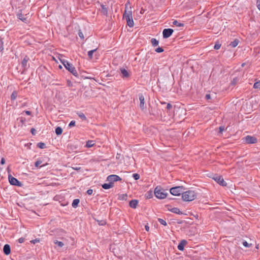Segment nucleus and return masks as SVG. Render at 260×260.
Segmentation results:
<instances>
[{
	"label": "nucleus",
	"instance_id": "f257e3e1",
	"mask_svg": "<svg viewBox=\"0 0 260 260\" xmlns=\"http://www.w3.org/2000/svg\"><path fill=\"white\" fill-rule=\"evenodd\" d=\"M197 198V193L194 190H189L182 193V198L184 201L190 202Z\"/></svg>",
	"mask_w": 260,
	"mask_h": 260
},
{
	"label": "nucleus",
	"instance_id": "f03ea898",
	"mask_svg": "<svg viewBox=\"0 0 260 260\" xmlns=\"http://www.w3.org/2000/svg\"><path fill=\"white\" fill-rule=\"evenodd\" d=\"M154 194L157 198L164 199L167 197L168 193L160 186H157L154 189Z\"/></svg>",
	"mask_w": 260,
	"mask_h": 260
},
{
	"label": "nucleus",
	"instance_id": "7ed1b4c3",
	"mask_svg": "<svg viewBox=\"0 0 260 260\" xmlns=\"http://www.w3.org/2000/svg\"><path fill=\"white\" fill-rule=\"evenodd\" d=\"M123 18H124L126 21L127 24L130 27L134 26V23L132 16V12L131 11H125L123 14Z\"/></svg>",
	"mask_w": 260,
	"mask_h": 260
},
{
	"label": "nucleus",
	"instance_id": "20e7f679",
	"mask_svg": "<svg viewBox=\"0 0 260 260\" xmlns=\"http://www.w3.org/2000/svg\"><path fill=\"white\" fill-rule=\"evenodd\" d=\"M62 63L63 64L64 67L70 72L73 75L76 77H77L78 75V72L76 71L75 68L73 66V64L70 63L67 61H64Z\"/></svg>",
	"mask_w": 260,
	"mask_h": 260
},
{
	"label": "nucleus",
	"instance_id": "39448f33",
	"mask_svg": "<svg viewBox=\"0 0 260 260\" xmlns=\"http://www.w3.org/2000/svg\"><path fill=\"white\" fill-rule=\"evenodd\" d=\"M184 189L182 186H176L172 187L170 189V192L172 195L178 196L182 193Z\"/></svg>",
	"mask_w": 260,
	"mask_h": 260
},
{
	"label": "nucleus",
	"instance_id": "423d86ee",
	"mask_svg": "<svg viewBox=\"0 0 260 260\" xmlns=\"http://www.w3.org/2000/svg\"><path fill=\"white\" fill-rule=\"evenodd\" d=\"M17 17L19 19L25 23H28L29 22L28 16L27 14L24 15L22 14L21 10H20L17 14Z\"/></svg>",
	"mask_w": 260,
	"mask_h": 260
},
{
	"label": "nucleus",
	"instance_id": "0eeeda50",
	"mask_svg": "<svg viewBox=\"0 0 260 260\" xmlns=\"http://www.w3.org/2000/svg\"><path fill=\"white\" fill-rule=\"evenodd\" d=\"M8 179L11 185H15L17 186H21L22 185V184L21 182L18 181L16 178L13 177L11 175H9L8 176Z\"/></svg>",
	"mask_w": 260,
	"mask_h": 260
},
{
	"label": "nucleus",
	"instance_id": "6e6552de",
	"mask_svg": "<svg viewBox=\"0 0 260 260\" xmlns=\"http://www.w3.org/2000/svg\"><path fill=\"white\" fill-rule=\"evenodd\" d=\"M107 180L109 182H112V183L113 184V183L114 182H116L118 181H121V178L116 175H111L108 176Z\"/></svg>",
	"mask_w": 260,
	"mask_h": 260
},
{
	"label": "nucleus",
	"instance_id": "1a4fd4ad",
	"mask_svg": "<svg viewBox=\"0 0 260 260\" xmlns=\"http://www.w3.org/2000/svg\"><path fill=\"white\" fill-rule=\"evenodd\" d=\"M174 30L171 28H165L162 31V36L164 38H169L173 34Z\"/></svg>",
	"mask_w": 260,
	"mask_h": 260
},
{
	"label": "nucleus",
	"instance_id": "9d476101",
	"mask_svg": "<svg viewBox=\"0 0 260 260\" xmlns=\"http://www.w3.org/2000/svg\"><path fill=\"white\" fill-rule=\"evenodd\" d=\"M244 139L247 144H254L257 142L256 138L253 136H247L244 138Z\"/></svg>",
	"mask_w": 260,
	"mask_h": 260
},
{
	"label": "nucleus",
	"instance_id": "9b49d317",
	"mask_svg": "<svg viewBox=\"0 0 260 260\" xmlns=\"http://www.w3.org/2000/svg\"><path fill=\"white\" fill-rule=\"evenodd\" d=\"M215 181H216L218 184L222 186L226 185V183L224 181L223 178L220 176H217L214 178Z\"/></svg>",
	"mask_w": 260,
	"mask_h": 260
},
{
	"label": "nucleus",
	"instance_id": "f8f14e48",
	"mask_svg": "<svg viewBox=\"0 0 260 260\" xmlns=\"http://www.w3.org/2000/svg\"><path fill=\"white\" fill-rule=\"evenodd\" d=\"M139 100L140 101V107L141 109L143 110L145 108V102H144V101H145L144 97L142 94H139Z\"/></svg>",
	"mask_w": 260,
	"mask_h": 260
},
{
	"label": "nucleus",
	"instance_id": "ddd939ff",
	"mask_svg": "<svg viewBox=\"0 0 260 260\" xmlns=\"http://www.w3.org/2000/svg\"><path fill=\"white\" fill-rule=\"evenodd\" d=\"M29 60V57L27 56H25L21 62L22 67L24 68V70L27 68V63Z\"/></svg>",
	"mask_w": 260,
	"mask_h": 260
},
{
	"label": "nucleus",
	"instance_id": "4468645a",
	"mask_svg": "<svg viewBox=\"0 0 260 260\" xmlns=\"http://www.w3.org/2000/svg\"><path fill=\"white\" fill-rule=\"evenodd\" d=\"M4 253L6 255H9L11 252V248L9 244H5L3 248Z\"/></svg>",
	"mask_w": 260,
	"mask_h": 260
},
{
	"label": "nucleus",
	"instance_id": "2eb2a0df",
	"mask_svg": "<svg viewBox=\"0 0 260 260\" xmlns=\"http://www.w3.org/2000/svg\"><path fill=\"white\" fill-rule=\"evenodd\" d=\"M187 241L185 240H182L180 243L179 244V245H178V249L179 250H181V251H182L184 249V247L185 245H186L187 244Z\"/></svg>",
	"mask_w": 260,
	"mask_h": 260
},
{
	"label": "nucleus",
	"instance_id": "dca6fc26",
	"mask_svg": "<svg viewBox=\"0 0 260 260\" xmlns=\"http://www.w3.org/2000/svg\"><path fill=\"white\" fill-rule=\"evenodd\" d=\"M138 204V201L137 200H133L129 202V205L131 208H136Z\"/></svg>",
	"mask_w": 260,
	"mask_h": 260
},
{
	"label": "nucleus",
	"instance_id": "f3484780",
	"mask_svg": "<svg viewBox=\"0 0 260 260\" xmlns=\"http://www.w3.org/2000/svg\"><path fill=\"white\" fill-rule=\"evenodd\" d=\"M120 72L123 78H127L129 77V73L125 69H121Z\"/></svg>",
	"mask_w": 260,
	"mask_h": 260
},
{
	"label": "nucleus",
	"instance_id": "a211bd4d",
	"mask_svg": "<svg viewBox=\"0 0 260 260\" xmlns=\"http://www.w3.org/2000/svg\"><path fill=\"white\" fill-rule=\"evenodd\" d=\"M101 12L105 15H107L108 14V9L105 5H101Z\"/></svg>",
	"mask_w": 260,
	"mask_h": 260
},
{
	"label": "nucleus",
	"instance_id": "6ab92c4d",
	"mask_svg": "<svg viewBox=\"0 0 260 260\" xmlns=\"http://www.w3.org/2000/svg\"><path fill=\"white\" fill-rule=\"evenodd\" d=\"M113 186V184L112 183V182H109V183H105L102 185V187L105 189H109V188L112 187Z\"/></svg>",
	"mask_w": 260,
	"mask_h": 260
},
{
	"label": "nucleus",
	"instance_id": "aec40b11",
	"mask_svg": "<svg viewBox=\"0 0 260 260\" xmlns=\"http://www.w3.org/2000/svg\"><path fill=\"white\" fill-rule=\"evenodd\" d=\"M170 211L174 213H176L177 214H182V212L180 210V209L178 208H172Z\"/></svg>",
	"mask_w": 260,
	"mask_h": 260
},
{
	"label": "nucleus",
	"instance_id": "412c9836",
	"mask_svg": "<svg viewBox=\"0 0 260 260\" xmlns=\"http://www.w3.org/2000/svg\"><path fill=\"white\" fill-rule=\"evenodd\" d=\"M94 145H95V143H94V141L88 140L86 142V144L85 146L87 148H90V147L93 146Z\"/></svg>",
	"mask_w": 260,
	"mask_h": 260
},
{
	"label": "nucleus",
	"instance_id": "4be33fe9",
	"mask_svg": "<svg viewBox=\"0 0 260 260\" xmlns=\"http://www.w3.org/2000/svg\"><path fill=\"white\" fill-rule=\"evenodd\" d=\"M172 24L177 27H182L184 26V24L183 23L179 22L177 20H174L172 22Z\"/></svg>",
	"mask_w": 260,
	"mask_h": 260
},
{
	"label": "nucleus",
	"instance_id": "5701e85b",
	"mask_svg": "<svg viewBox=\"0 0 260 260\" xmlns=\"http://www.w3.org/2000/svg\"><path fill=\"white\" fill-rule=\"evenodd\" d=\"M239 42V41L238 39H235L230 44V46L233 48L236 47L238 45Z\"/></svg>",
	"mask_w": 260,
	"mask_h": 260
},
{
	"label": "nucleus",
	"instance_id": "b1692460",
	"mask_svg": "<svg viewBox=\"0 0 260 260\" xmlns=\"http://www.w3.org/2000/svg\"><path fill=\"white\" fill-rule=\"evenodd\" d=\"M80 202L79 199H76L73 200V203L72 204V206L73 208H76L78 206V204Z\"/></svg>",
	"mask_w": 260,
	"mask_h": 260
},
{
	"label": "nucleus",
	"instance_id": "393cba45",
	"mask_svg": "<svg viewBox=\"0 0 260 260\" xmlns=\"http://www.w3.org/2000/svg\"><path fill=\"white\" fill-rule=\"evenodd\" d=\"M53 242L58 247L61 248L64 245V244L62 242L58 241L57 240H54Z\"/></svg>",
	"mask_w": 260,
	"mask_h": 260
},
{
	"label": "nucleus",
	"instance_id": "a878e982",
	"mask_svg": "<svg viewBox=\"0 0 260 260\" xmlns=\"http://www.w3.org/2000/svg\"><path fill=\"white\" fill-rule=\"evenodd\" d=\"M151 43L153 46H157L158 45V41H157L155 38H152L151 40Z\"/></svg>",
	"mask_w": 260,
	"mask_h": 260
},
{
	"label": "nucleus",
	"instance_id": "bb28decb",
	"mask_svg": "<svg viewBox=\"0 0 260 260\" xmlns=\"http://www.w3.org/2000/svg\"><path fill=\"white\" fill-rule=\"evenodd\" d=\"M97 49H95L92 50H90L88 52V56L90 59H92L93 58V54L94 52L96 51Z\"/></svg>",
	"mask_w": 260,
	"mask_h": 260
},
{
	"label": "nucleus",
	"instance_id": "cd10ccee",
	"mask_svg": "<svg viewBox=\"0 0 260 260\" xmlns=\"http://www.w3.org/2000/svg\"><path fill=\"white\" fill-rule=\"evenodd\" d=\"M55 133L57 135H61L62 133V129L60 127H57L55 129Z\"/></svg>",
	"mask_w": 260,
	"mask_h": 260
},
{
	"label": "nucleus",
	"instance_id": "c85d7f7f",
	"mask_svg": "<svg viewBox=\"0 0 260 260\" xmlns=\"http://www.w3.org/2000/svg\"><path fill=\"white\" fill-rule=\"evenodd\" d=\"M78 116L83 120H86V117L84 115V113L80 112L78 113Z\"/></svg>",
	"mask_w": 260,
	"mask_h": 260
},
{
	"label": "nucleus",
	"instance_id": "c756f323",
	"mask_svg": "<svg viewBox=\"0 0 260 260\" xmlns=\"http://www.w3.org/2000/svg\"><path fill=\"white\" fill-rule=\"evenodd\" d=\"M239 80L240 79L238 77H235L232 81L231 84L233 85H235L238 82Z\"/></svg>",
	"mask_w": 260,
	"mask_h": 260
},
{
	"label": "nucleus",
	"instance_id": "7c9ffc66",
	"mask_svg": "<svg viewBox=\"0 0 260 260\" xmlns=\"http://www.w3.org/2000/svg\"><path fill=\"white\" fill-rule=\"evenodd\" d=\"M17 96V93L16 91H13L11 96V100H15Z\"/></svg>",
	"mask_w": 260,
	"mask_h": 260
},
{
	"label": "nucleus",
	"instance_id": "2f4dec72",
	"mask_svg": "<svg viewBox=\"0 0 260 260\" xmlns=\"http://www.w3.org/2000/svg\"><path fill=\"white\" fill-rule=\"evenodd\" d=\"M253 88L255 89L260 88V81H257L254 84Z\"/></svg>",
	"mask_w": 260,
	"mask_h": 260
},
{
	"label": "nucleus",
	"instance_id": "473e14b6",
	"mask_svg": "<svg viewBox=\"0 0 260 260\" xmlns=\"http://www.w3.org/2000/svg\"><path fill=\"white\" fill-rule=\"evenodd\" d=\"M37 146L41 149H43L45 148V144L42 142H40L38 143Z\"/></svg>",
	"mask_w": 260,
	"mask_h": 260
},
{
	"label": "nucleus",
	"instance_id": "72a5a7b5",
	"mask_svg": "<svg viewBox=\"0 0 260 260\" xmlns=\"http://www.w3.org/2000/svg\"><path fill=\"white\" fill-rule=\"evenodd\" d=\"M158 220L159 221V222L162 224V225H167V222L165 220H164V219H161V218H158Z\"/></svg>",
	"mask_w": 260,
	"mask_h": 260
},
{
	"label": "nucleus",
	"instance_id": "f704fd0d",
	"mask_svg": "<svg viewBox=\"0 0 260 260\" xmlns=\"http://www.w3.org/2000/svg\"><path fill=\"white\" fill-rule=\"evenodd\" d=\"M243 245L245 247H250L252 244L248 243L246 241L243 242Z\"/></svg>",
	"mask_w": 260,
	"mask_h": 260
},
{
	"label": "nucleus",
	"instance_id": "c9c22d12",
	"mask_svg": "<svg viewBox=\"0 0 260 260\" xmlns=\"http://www.w3.org/2000/svg\"><path fill=\"white\" fill-rule=\"evenodd\" d=\"M133 177L136 180H137L140 178V175L137 173L133 174Z\"/></svg>",
	"mask_w": 260,
	"mask_h": 260
},
{
	"label": "nucleus",
	"instance_id": "e433bc0d",
	"mask_svg": "<svg viewBox=\"0 0 260 260\" xmlns=\"http://www.w3.org/2000/svg\"><path fill=\"white\" fill-rule=\"evenodd\" d=\"M220 47H221V44L218 43H216L215 44L214 48L215 50H218L220 48Z\"/></svg>",
	"mask_w": 260,
	"mask_h": 260
},
{
	"label": "nucleus",
	"instance_id": "4c0bfd02",
	"mask_svg": "<svg viewBox=\"0 0 260 260\" xmlns=\"http://www.w3.org/2000/svg\"><path fill=\"white\" fill-rule=\"evenodd\" d=\"M155 51L157 53H161L164 51V49L161 47H158L155 49Z\"/></svg>",
	"mask_w": 260,
	"mask_h": 260
},
{
	"label": "nucleus",
	"instance_id": "58836bf2",
	"mask_svg": "<svg viewBox=\"0 0 260 260\" xmlns=\"http://www.w3.org/2000/svg\"><path fill=\"white\" fill-rule=\"evenodd\" d=\"M1 45L0 46V51H1V52H3V51L4 50V45H3V42L2 39H1Z\"/></svg>",
	"mask_w": 260,
	"mask_h": 260
},
{
	"label": "nucleus",
	"instance_id": "ea45409f",
	"mask_svg": "<svg viewBox=\"0 0 260 260\" xmlns=\"http://www.w3.org/2000/svg\"><path fill=\"white\" fill-rule=\"evenodd\" d=\"M42 161H41V160H37V161L35 162V167H38L40 166V165H41V163H42Z\"/></svg>",
	"mask_w": 260,
	"mask_h": 260
},
{
	"label": "nucleus",
	"instance_id": "a19ab883",
	"mask_svg": "<svg viewBox=\"0 0 260 260\" xmlns=\"http://www.w3.org/2000/svg\"><path fill=\"white\" fill-rule=\"evenodd\" d=\"M99 221V224L101 225H104L106 224V222L105 220H101V221Z\"/></svg>",
	"mask_w": 260,
	"mask_h": 260
},
{
	"label": "nucleus",
	"instance_id": "79ce46f5",
	"mask_svg": "<svg viewBox=\"0 0 260 260\" xmlns=\"http://www.w3.org/2000/svg\"><path fill=\"white\" fill-rule=\"evenodd\" d=\"M30 132L32 135H35L36 134V130L34 128H31Z\"/></svg>",
	"mask_w": 260,
	"mask_h": 260
},
{
	"label": "nucleus",
	"instance_id": "37998d69",
	"mask_svg": "<svg viewBox=\"0 0 260 260\" xmlns=\"http://www.w3.org/2000/svg\"><path fill=\"white\" fill-rule=\"evenodd\" d=\"M25 238L23 237H21L18 239V241L20 243H22L24 242Z\"/></svg>",
	"mask_w": 260,
	"mask_h": 260
},
{
	"label": "nucleus",
	"instance_id": "c03bdc74",
	"mask_svg": "<svg viewBox=\"0 0 260 260\" xmlns=\"http://www.w3.org/2000/svg\"><path fill=\"white\" fill-rule=\"evenodd\" d=\"M78 35L81 39H84V35L81 31H79Z\"/></svg>",
	"mask_w": 260,
	"mask_h": 260
},
{
	"label": "nucleus",
	"instance_id": "a18cd8bd",
	"mask_svg": "<svg viewBox=\"0 0 260 260\" xmlns=\"http://www.w3.org/2000/svg\"><path fill=\"white\" fill-rule=\"evenodd\" d=\"M75 125V121H71L70 123H69V126L72 127L73 126H74Z\"/></svg>",
	"mask_w": 260,
	"mask_h": 260
},
{
	"label": "nucleus",
	"instance_id": "49530a36",
	"mask_svg": "<svg viewBox=\"0 0 260 260\" xmlns=\"http://www.w3.org/2000/svg\"><path fill=\"white\" fill-rule=\"evenodd\" d=\"M93 193V190L92 189H88L87 191V193L89 195H91Z\"/></svg>",
	"mask_w": 260,
	"mask_h": 260
},
{
	"label": "nucleus",
	"instance_id": "de8ad7c7",
	"mask_svg": "<svg viewBox=\"0 0 260 260\" xmlns=\"http://www.w3.org/2000/svg\"><path fill=\"white\" fill-rule=\"evenodd\" d=\"M257 7L260 11V0H257L256 2Z\"/></svg>",
	"mask_w": 260,
	"mask_h": 260
},
{
	"label": "nucleus",
	"instance_id": "09e8293b",
	"mask_svg": "<svg viewBox=\"0 0 260 260\" xmlns=\"http://www.w3.org/2000/svg\"><path fill=\"white\" fill-rule=\"evenodd\" d=\"M219 129V133H221L223 131H224V126H220Z\"/></svg>",
	"mask_w": 260,
	"mask_h": 260
},
{
	"label": "nucleus",
	"instance_id": "8fccbe9b",
	"mask_svg": "<svg viewBox=\"0 0 260 260\" xmlns=\"http://www.w3.org/2000/svg\"><path fill=\"white\" fill-rule=\"evenodd\" d=\"M43 9H41V10L39 11V14H38L39 16H40V17H41V16H43V17L44 16L43 15Z\"/></svg>",
	"mask_w": 260,
	"mask_h": 260
},
{
	"label": "nucleus",
	"instance_id": "3c124183",
	"mask_svg": "<svg viewBox=\"0 0 260 260\" xmlns=\"http://www.w3.org/2000/svg\"><path fill=\"white\" fill-rule=\"evenodd\" d=\"M172 107V106L171 104L168 103L167 105V109L169 110Z\"/></svg>",
	"mask_w": 260,
	"mask_h": 260
},
{
	"label": "nucleus",
	"instance_id": "603ef678",
	"mask_svg": "<svg viewBox=\"0 0 260 260\" xmlns=\"http://www.w3.org/2000/svg\"><path fill=\"white\" fill-rule=\"evenodd\" d=\"M5 158H2L1 159V164L2 165H4V164H5Z\"/></svg>",
	"mask_w": 260,
	"mask_h": 260
},
{
	"label": "nucleus",
	"instance_id": "864d4df0",
	"mask_svg": "<svg viewBox=\"0 0 260 260\" xmlns=\"http://www.w3.org/2000/svg\"><path fill=\"white\" fill-rule=\"evenodd\" d=\"M205 98L206 100H209L211 98L210 95L209 94H207L205 96Z\"/></svg>",
	"mask_w": 260,
	"mask_h": 260
},
{
	"label": "nucleus",
	"instance_id": "5fc2aeb1",
	"mask_svg": "<svg viewBox=\"0 0 260 260\" xmlns=\"http://www.w3.org/2000/svg\"><path fill=\"white\" fill-rule=\"evenodd\" d=\"M25 113L28 115H30L31 113V112L29 111H25Z\"/></svg>",
	"mask_w": 260,
	"mask_h": 260
},
{
	"label": "nucleus",
	"instance_id": "6e6d98bb",
	"mask_svg": "<svg viewBox=\"0 0 260 260\" xmlns=\"http://www.w3.org/2000/svg\"><path fill=\"white\" fill-rule=\"evenodd\" d=\"M40 80H42V82H43V81H44V78L43 77L42 75L40 76Z\"/></svg>",
	"mask_w": 260,
	"mask_h": 260
},
{
	"label": "nucleus",
	"instance_id": "4d7b16f0",
	"mask_svg": "<svg viewBox=\"0 0 260 260\" xmlns=\"http://www.w3.org/2000/svg\"><path fill=\"white\" fill-rule=\"evenodd\" d=\"M68 86H70L72 85V82L70 81H68Z\"/></svg>",
	"mask_w": 260,
	"mask_h": 260
},
{
	"label": "nucleus",
	"instance_id": "13d9d810",
	"mask_svg": "<svg viewBox=\"0 0 260 260\" xmlns=\"http://www.w3.org/2000/svg\"><path fill=\"white\" fill-rule=\"evenodd\" d=\"M145 229L147 231H149V228L148 225H145Z\"/></svg>",
	"mask_w": 260,
	"mask_h": 260
},
{
	"label": "nucleus",
	"instance_id": "bf43d9fd",
	"mask_svg": "<svg viewBox=\"0 0 260 260\" xmlns=\"http://www.w3.org/2000/svg\"><path fill=\"white\" fill-rule=\"evenodd\" d=\"M74 170H78L79 169V168H77V167H76V168H73Z\"/></svg>",
	"mask_w": 260,
	"mask_h": 260
},
{
	"label": "nucleus",
	"instance_id": "052dcab7",
	"mask_svg": "<svg viewBox=\"0 0 260 260\" xmlns=\"http://www.w3.org/2000/svg\"><path fill=\"white\" fill-rule=\"evenodd\" d=\"M36 241H37V240H34V241H32V242H33L34 243H35V242H36Z\"/></svg>",
	"mask_w": 260,
	"mask_h": 260
},
{
	"label": "nucleus",
	"instance_id": "680f3d73",
	"mask_svg": "<svg viewBox=\"0 0 260 260\" xmlns=\"http://www.w3.org/2000/svg\"><path fill=\"white\" fill-rule=\"evenodd\" d=\"M36 241H37V240H34V241H32V242H33L34 243H35V242H36Z\"/></svg>",
	"mask_w": 260,
	"mask_h": 260
},
{
	"label": "nucleus",
	"instance_id": "e2e57ef3",
	"mask_svg": "<svg viewBox=\"0 0 260 260\" xmlns=\"http://www.w3.org/2000/svg\"><path fill=\"white\" fill-rule=\"evenodd\" d=\"M244 65H245V63H242V67H244Z\"/></svg>",
	"mask_w": 260,
	"mask_h": 260
},
{
	"label": "nucleus",
	"instance_id": "0e129e2a",
	"mask_svg": "<svg viewBox=\"0 0 260 260\" xmlns=\"http://www.w3.org/2000/svg\"><path fill=\"white\" fill-rule=\"evenodd\" d=\"M52 58L53 60H54V57L53 56H52Z\"/></svg>",
	"mask_w": 260,
	"mask_h": 260
}]
</instances>
